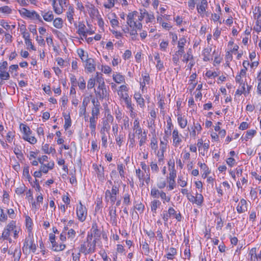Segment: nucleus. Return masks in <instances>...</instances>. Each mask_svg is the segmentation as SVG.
Segmentation results:
<instances>
[{
  "mask_svg": "<svg viewBox=\"0 0 261 261\" xmlns=\"http://www.w3.org/2000/svg\"><path fill=\"white\" fill-rule=\"evenodd\" d=\"M92 103L93 107L91 110V116L98 118L100 114V103L98 100H96L95 98L92 99Z\"/></svg>",
  "mask_w": 261,
  "mask_h": 261,
  "instance_id": "obj_6",
  "label": "nucleus"
},
{
  "mask_svg": "<svg viewBox=\"0 0 261 261\" xmlns=\"http://www.w3.org/2000/svg\"><path fill=\"white\" fill-rule=\"evenodd\" d=\"M203 202V197L201 194L196 193L195 196V204L201 205Z\"/></svg>",
  "mask_w": 261,
  "mask_h": 261,
  "instance_id": "obj_37",
  "label": "nucleus"
},
{
  "mask_svg": "<svg viewBox=\"0 0 261 261\" xmlns=\"http://www.w3.org/2000/svg\"><path fill=\"white\" fill-rule=\"evenodd\" d=\"M161 205V202L158 199H154L152 200L150 203L151 211L153 214L156 213V210L160 207Z\"/></svg>",
  "mask_w": 261,
  "mask_h": 261,
  "instance_id": "obj_20",
  "label": "nucleus"
},
{
  "mask_svg": "<svg viewBox=\"0 0 261 261\" xmlns=\"http://www.w3.org/2000/svg\"><path fill=\"white\" fill-rule=\"evenodd\" d=\"M150 146L152 149L156 150L158 149V141L155 137L152 138L151 140Z\"/></svg>",
  "mask_w": 261,
  "mask_h": 261,
  "instance_id": "obj_53",
  "label": "nucleus"
},
{
  "mask_svg": "<svg viewBox=\"0 0 261 261\" xmlns=\"http://www.w3.org/2000/svg\"><path fill=\"white\" fill-rule=\"evenodd\" d=\"M247 210V201L244 199H242L237 207V211L239 214L245 212Z\"/></svg>",
  "mask_w": 261,
  "mask_h": 261,
  "instance_id": "obj_14",
  "label": "nucleus"
},
{
  "mask_svg": "<svg viewBox=\"0 0 261 261\" xmlns=\"http://www.w3.org/2000/svg\"><path fill=\"white\" fill-rule=\"evenodd\" d=\"M28 140H25V141L29 142L31 144H35L37 142L36 138L34 136H31V135H27Z\"/></svg>",
  "mask_w": 261,
  "mask_h": 261,
  "instance_id": "obj_59",
  "label": "nucleus"
},
{
  "mask_svg": "<svg viewBox=\"0 0 261 261\" xmlns=\"http://www.w3.org/2000/svg\"><path fill=\"white\" fill-rule=\"evenodd\" d=\"M161 194V191L156 188H152L150 191L151 196L154 198H158Z\"/></svg>",
  "mask_w": 261,
  "mask_h": 261,
  "instance_id": "obj_43",
  "label": "nucleus"
},
{
  "mask_svg": "<svg viewBox=\"0 0 261 261\" xmlns=\"http://www.w3.org/2000/svg\"><path fill=\"white\" fill-rule=\"evenodd\" d=\"M32 224H33V222H32V220L31 218L28 216H26L25 217V226L28 230V231L29 232V233H31V232H32Z\"/></svg>",
  "mask_w": 261,
  "mask_h": 261,
  "instance_id": "obj_32",
  "label": "nucleus"
},
{
  "mask_svg": "<svg viewBox=\"0 0 261 261\" xmlns=\"http://www.w3.org/2000/svg\"><path fill=\"white\" fill-rule=\"evenodd\" d=\"M79 88L81 90H84L86 88V82L83 76L80 77L79 79V82L77 83Z\"/></svg>",
  "mask_w": 261,
  "mask_h": 261,
  "instance_id": "obj_46",
  "label": "nucleus"
},
{
  "mask_svg": "<svg viewBox=\"0 0 261 261\" xmlns=\"http://www.w3.org/2000/svg\"><path fill=\"white\" fill-rule=\"evenodd\" d=\"M177 121L181 128H184L187 125V120L185 119L181 115H178Z\"/></svg>",
  "mask_w": 261,
  "mask_h": 261,
  "instance_id": "obj_33",
  "label": "nucleus"
},
{
  "mask_svg": "<svg viewBox=\"0 0 261 261\" xmlns=\"http://www.w3.org/2000/svg\"><path fill=\"white\" fill-rule=\"evenodd\" d=\"M198 165L200 166V167L204 171V173L203 174V176L204 175V177H206L207 175L210 174V171L208 169V167L205 163H202L198 162Z\"/></svg>",
  "mask_w": 261,
  "mask_h": 261,
  "instance_id": "obj_36",
  "label": "nucleus"
},
{
  "mask_svg": "<svg viewBox=\"0 0 261 261\" xmlns=\"http://www.w3.org/2000/svg\"><path fill=\"white\" fill-rule=\"evenodd\" d=\"M109 215L110 217V222L113 226H117V219L116 209L115 207L110 206L109 208Z\"/></svg>",
  "mask_w": 261,
  "mask_h": 261,
  "instance_id": "obj_7",
  "label": "nucleus"
},
{
  "mask_svg": "<svg viewBox=\"0 0 261 261\" xmlns=\"http://www.w3.org/2000/svg\"><path fill=\"white\" fill-rule=\"evenodd\" d=\"M77 33L79 35H82L84 37H87L86 31H85L86 26L82 22H79Z\"/></svg>",
  "mask_w": 261,
  "mask_h": 261,
  "instance_id": "obj_26",
  "label": "nucleus"
},
{
  "mask_svg": "<svg viewBox=\"0 0 261 261\" xmlns=\"http://www.w3.org/2000/svg\"><path fill=\"white\" fill-rule=\"evenodd\" d=\"M91 230L92 231V235H94V237H99L100 236L99 231L98 229V227L96 223L93 224Z\"/></svg>",
  "mask_w": 261,
  "mask_h": 261,
  "instance_id": "obj_39",
  "label": "nucleus"
},
{
  "mask_svg": "<svg viewBox=\"0 0 261 261\" xmlns=\"http://www.w3.org/2000/svg\"><path fill=\"white\" fill-rule=\"evenodd\" d=\"M147 140V135L145 132H143V134H141V138L139 141V145L140 146H142L143 145L146 141Z\"/></svg>",
  "mask_w": 261,
  "mask_h": 261,
  "instance_id": "obj_56",
  "label": "nucleus"
},
{
  "mask_svg": "<svg viewBox=\"0 0 261 261\" xmlns=\"http://www.w3.org/2000/svg\"><path fill=\"white\" fill-rule=\"evenodd\" d=\"M123 203L127 206L130 204V196L128 193H125L123 196Z\"/></svg>",
  "mask_w": 261,
  "mask_h": 261,
  "instance_id": "obj_42",
  "label": "nucleus"
},
{
  "mask_svg": "<svg viewBox=\"0 0 261 261\" xmlns=\"http://www.w3.org/2000/svg\"><path fill=\"white\" fill-rule=\"evenodd\" d=\"M95 84V80L93 78H91L88 82L87 88L88 89H92L93 88Z\"/></svg>",
  "mask_w": 261,
  "mask_h": 261,
  "instance_id": "obj_61",
  "label": "nucleus"
},
{
  "mask_svg": "<svg viewBox=\"0 0 261 261\" xmlns=\"http://www.w3.org/2000/svg\"><path fill=\"white\" fill-rule=\"evenodd\" d=\"M71 125V120L69 115H67L65 117V124L64 125V127L65 130L68 129L69 127H70Z\"/></svg>",
  "mask_w": 261,
  "mask_h": 261,
  "instance_id": "obj_45",
  "label": "nucleus"
},
{
  "mask_svg": "<svg viewBox=\"0 0 261 261\" xmlns=\"http://www.w3.org/2000/svg\"><path fill=\"white\" fill-rule=\"evenodd\" d=\"M0 24L6 30L11 29V26L4 20H2L0 22Z\"/></svg>",
  "mask_w": 261,
  "mask_h": 261,
  "instance_id": "obj_63",
  "label": "nucleus"
},
{
  "mask_svg": "<svg viewBox=\"0 0 261 261\" xmlns=\"http://www.w3.org/2000/svg\"><path fill=\"white\" fill-rule=\"evenodd\" d=\"M86 7L88 9V13L91 18L94 19L100 15L98 9L93 4L86 5Z\"/></svg>",
  "mask_w": 261,
  "mask_h": 261,
  "instance_id": "obj_8",
  "label": "nucleus"
},
{
  "mask_svg": "<svg viewBox=\"0 0 261 261\" xmlns=\"http://www.w3.org/2000/svg\"><path fill=\"white\" fill-rule=\"evenodd\" d=\"M96 96L100 99H103L106 98L108 95V92L106 88H103L101 90L95 91Z\"/></svg>",
  "mask_w": 261,
  "mask_h": 261,
  "instance_id": "obj_24",
  "label": "nucleus"
},
{
  "mask_svg": "<svg viewBox=\"0 0 261 261\" xmlns=\"http://www.w3.org/2000/svg\"><path fill=\"white\" fill-rule=\"evenodd\" d=\"M137 13V11L129 13L127 16V24L131 28H134L135 21H134V16Z\"/></svg>",
  "mask_w": 261,
  "mask_h": 261,
  "instance_id": "obj_15",
  "label": "nucleus"
},
{
  "mask_svg": "<svg viewBox=\"0 0 261 261\" xmlns=\"http://www.w3.org/2000/svg\"><path fill=\"white\" fill-rule=\"evenodd\" d=\"M186 43V39L185 38L182 37L180 39H179V41H178V50H182L184 53H185V48L184 46L185 45V44Z\"/></svg>",
  "mask_w": 261,
  "mask_h": 261,
  "instance_id": "obj_34",
  "label": "nucleus"
},
{
  "mask_svg": "<svg viewBox=\"0 0 261 261\" xmlns=\"http://www.w3.org/2000/svg\"><path fill=\"white\" fill-rule=\"evenodd\" d=\"M20 129L22 131L23 133V139L28 140V138L27 137V135H31L32 134V131L30 127L27 125L21 123L20 125Z\"/></svg>",
  "mask_w": 261,
  "mask_h": 261,
  "instance_id": "obj_16",
  "label": "nucleus"
},
{
  "mask_svg": "<svg viewBox=\"0 0 261 261\" xmlns=\"http://www.w3.org/2000/svg\"><path fill=\"white\" fill-rule=\"evenodd\" d=\"M124 166L122 164H118L117 165V170L119 171L120 175L121 177H124Z\"/></svg>",
  "mask_w": 261,
  "mask_h": 261,
  "instance_id": "obj_55",
  "label": "nucleus"
},
{
  "mask_svg": "<svg viewBox=\"0 0 261 261\" xmlns=\"http://www.w3.org/2000/svg\"><path fill=\"white\" fill-rule=\"evenodd\" d=\"M212 48H205L203 49L202 52V56L203 57V60L204 61H208L212 58H211V52Z\"/></svg>",
  "mask_w": 261,
  "mask_h": 261,
  "instance_id": "obj_22",
  "label": "nucleus"
},
{
  "mask_svg": "<svg viewBox=\"0 0 261 261\" xmlns=\"http://www.w3.org/2000/svg\"><path fill=\"white\" fill-rule=\"evenodd\" d=\"M134 209L137 210L140 214H142L144 211L145 206L142 203L140 202L135 204L134 206Z\"/></svg>",
  "mask_w": 261,
  "mask_h": 261,
  "instance_id": "obj_41",
  "label": "nucleus"
},
{
  "mask_svg": "<svg viewBox=\"0 0 261 261\" xmlns=\"http://www.w3.org/2000/svg\"><path fill=\"white\" fill-rule=\"evenodd\" d=\"M74 13V10L72 6H69L68 11L66 12V16L69 22L71 24L73 21V15Z\"/></svg>",
  "mask_w": 261,
  "mask_h": 261,
  "instance_id": "obj_21",
  "label": "nucleus"
},
{
  "mask_svg": "<svg viewBox=\"0 0 261 261\" xmlns=\"http://www.w3.org/2000/svg\"><path fill=\"white\" fill-rule=\"evenodd\" d=\"M177 182L182 187H185L187 185V182L184 180L181 176L178 177Z\"/></svg>",
  "mask_w": 261,
  "mask_h": 261,
  "instance_id": "obj_62",
  "label": "nucleus"
},
{
  "mask_svg": "<svg viewBox=\"0 0 261 261\" xmlns=\"http://www.w3.org/2000/svg\"><path fill=\"white\" fill-rule=\"evenodd\" d=\"M28 248L32 250L33 252H35L36 250V244L34 243L33 237L31 233H29L28 237H27L23 243V246L22 247V251L23 253H26L28 250Z\"/></svg>",
  "mask_w": 261,
  "mask_h": 261,
  "instance_id": "obj_3",
  "label": "nucleus"
},
{
  "mask_svg": "<svg viewBox=\"0 0 261 261\" xmlns=\"http://www.w3.org/2000/svg\"><path fill=\"white\" fill-rule=\"evenodd\" d=\"M119 193V186L113 185L111 190H107L105 192V200L107 202L110 201L113 205L117 200V197Z\"/></svg>",
  "mask_w": 261,
  "mask_h": 261,
  "instance_id": "obj_2",
  "label": "nucleus"
},
{
  "mask_svg": "<svg viewBox=\"0 0 261 261\" xmlns=\"http://www.w3.org/2000/svg\"><path fill=\"white\" fill-rule=\"evenodd\" d=\"M40 13L43 19L46 22H51L54 18V16L53 14V12L51 10H48L47 11H40Z\"/></svg>",
  "mask_w": 261,
  "mask_h": 261,
  "instance_id": "obj_10",
  "label": "nucleus"
},
{
  "mask_svg": "<svg viewBox=\"0 0 261 261\" xmlns=\"http://www.w3.org/2000/svg\"><path fill=\"white\" fill-rule=\"evenodd\" d=\"M160 197H161L164 203L165 202H169L170 201V197L167 196L166 193H165L163 191H161V194Z\"/></svg>",
  "mask_w": 261,
  "mask_h": 261,
  "instance_id": "obj_44",
  "label": "nucleus"
},
{
  "mask_svg": "<svg viewBox=\"0 0 261 261\" xmlns=\"http://www.w3.org/2000/svg\"><path fill=\"white\" fill-rule=\"evenodd\" d=\"M151 171L153 173H157L159 171V168L156 163L151 162L150 165Z\"/></svg>",
  "mask_w": 261,
  "mask_h": 261,
  "instance_id": "obj_50",
  "label": "nucleus"
},
{
  "mask_svg": "<svg viewBox=\"0 0 261 261\" xmlns=\"http://www.w3.org/2000/svg\"><path fill=\"white\" fill-rule=\"evenodd\" d=\"M53 25L57 29H61L63 25V21L61 18L58 17L54 19Z\"/></svg>",
  "mask_w": 261,
  "mask_h": 261,
  "instance_id": "obj_31",
  "label": "nucleus"
},
{
  "mask_svg": "<svg viewBox=\"0 0 261 261\" xmlns=\"http://www.w3.org/2000/svg\"><path fill=\"white\" fill-rule=\"evenodd\" d=\"M23 176H25V178L28 180L29 182H31L32 177L29 174V167L28 166L24 167L23 170Z\"/></svg>",
  "mask_w": 261,
  "mask_h": 261,
  "instance_id": "obj_38",
  "label": "nucleus"
},
{
  "mask_svg": "<svg viewBox=\"0 0 261 261\" xmlns=\"http://www.w3.org/2000/svg\"><path fill=\"white\" fill-rule=\"evenodd\" d=\"M249 259H250L251 261H254L255 258H261L260 255L256 254V248L255 247L251 249L249 253Z\"/></svg>",
  "mask_w": 261,
  "mask_h": 261,
  "instance_id": "obj_25",
  "label": "nucleus"
},
{
  "mask_svg": "<svg viewBox=\"0 0 261 261\" xmlns=\"http://www.w3.org/2000/svg\"><path fill=\"white\" fill-rule=\"evenodd\" d=\"M90 97L86 96L85 97L83 100L82 105L80 108L79 114L80 116H82V115H85L86 113V107L88 105L90 102Z\"/></svg>",
  "mask_w": 261,
  "mask_h": 261,
  "instance_id": "obj_12",
  "label": "nucleus"
},
{
  "mask_svg": "<svg viewBox=\"0 0 261 261\" xmlns=\"http://www.w3.org/2000/svg\"><path fill=\"white\" fill-rule=\"evenodd\" d=\"M133 129L134 132V133H135L136 135H140L142 134V129L140 125V122L138 119H136L134 120Z\"/></svg>",
  "mask_w": 261,
  "mask_h": 261,
  "instance_id": "obj_19",
  "label": "nucleus"
},
{
  "mask_svg": "<svg viewBox=\"0 0 261 261\" xmlns=\"http://www.w3.org/2000/svg\"><path fill=\"white\" fill-rule=\"evenodd\" d=\"M256 132L254 129H250L247 131L245 139L247 141L248 139L252 138L256 134Z\"/></svg>",
  "mask_w": 261,
  "mask_h": 261,
  "instance_id": "obj_47",
  "label": "nucleus"
},
{
  "mask_svg": "<svg viewBox=\"0 0 261 261\" xmlns=\"http://www.w3.org/2000/svg\"><path fill=\"white\" fill-rule=\"evenodd\" d=\"M10 231H8L6 228H5V229L4 230V231L2 233V237L4 240H7V239H8V238L10 236Z\"/></svg>",
  "mask_w": 261,
  "mask_h": 261,
  "instance_id": "obj_64",
  "label": "nucleus"
},
{
  "mask_svg": "<svg viewBox=\"0 0 261 261\" xmlns=\"http://www.w3.org/2000/svg\"><path fill=\"white\" fill-rule=\"evenodd\" d=\"M173 144L175 147H178L182 140L179 137L178 131L177 129L173 130L172 133Z\"/></svg>",
  "mask_w": 261,
  "mask_h": 261,
  "instance_id": "obj_13",
  "label": "nucleus"
},
{
  "mask_svg": "<svg viewBox=\"0 0 261 261\" xmlns=\"http://www.w3.org/2000/svg\"><path fill=\"white\" fill-rule=\"evenodd\" d=\"M254 19L261 18V7L256 6L253 11Z\"/></svg>",
  "mask_w": 261,
  "mask_h": 261,
  "instance_id": "obj_35",
  "label": "nucleus"
},
{
  "mask_svg": "<svg viewBox=\"0 0 261 261\" xmlns=\"http://www.w3.org/2000/svg\"><path fill=\"white\" fill-rule=\"evenodd\" d=\"M93 167L96 172L98 179L100 180H103L105 177L103 168L102 167V169L100 170L97 165H93Z\"/></svg>",
  "mask_w": 261,
  "mask_h": 261,
  "instance_id": "obj_29",
  "label": "nucleus"
},
{
  "mask_svg": "<svg viewBox=\"0 0 261 261\" xmlns=\"http://www.w3.org/2000/svg\"><path fill=\"white\" fill-rule=\"evenodd\" d=\"M113 80L118 84H120L125 82L124 76L121 75L119 73H116L113 75Z\"/></svg>",
  "mask_w": 261,
  "mask_h": 261,
  "instance_id": "obj_27",
  "label": "nucleus"
},
{
  "mask_svg": "<svg viewBox=\"0 0 261 261\" xmlns=\"http://www.w3.org/2000/svg\"><path fill=\"white\" fill-rule=\"evenodd\" d=\"M161 216L164 221V224L166 225L167 224V222L170 216L166 211H163V214H161Z\"/></svg>",
  "mask_w": 261,
  "mask_h": 261,
  "instance_id": "obj_54",
  "label": "nucleus"
},
{
  "mask_svg": "<svg viewBox=\"0 0 261 261\" xmlns=\"http://www.w3.org/2000/svg\"><path fill=\"white\" fill-rule=\"evenodd\" d=\"M14 132H11V131H9L7 133V136H6V139H7V141L9 143H11L12 142L13 139L14 137Z\"/></svg>",
  "mask_w": 261,
  "mask_h": 261,
  "instance_id": "obj_57",
  "label": "nucleus"
},
{
  "mask_svg": "<svg viewBox=\"0 0 261 261\" xmlns=\"http://www.w3.org/2000/svg\"><path fill=\"white\" fill-rule=\"evenodd\" d=\"M19 12L21 16H25L31 19L38 20L39 22H43L41 16L35 11H30L25 8H22L21 10H19Z\"/></svg>",
  "mask_w": 261,
  "mask_h": 261,
  "instance_id": "obj_4",
  "label": "nucleus"
},
{
  "mask_svg": "<svg viewBox=\"0 0 261 261\" xmlns=\"http://www.w3.org/2000/svg\"><path fill=\"white\" fill-rule=\"evenodd\" d=\"M143 81L140 82L141 87L143 88L145 86L146 83L148 84L150 80V77L148 75H144L143 76Z\"/></svg>",
  "mask_w": 261,
  "mask_h": 261,
  "instance_id": "obj_52",
  "label": "nucleus"
},
{
  "mask_svg": "<svg viewBox=\"0 0 261 261\" xmlns=\"http://www.w3.org/2000/svg\"><path fill=\"white\" fill-rule=\"evenodd\" d=\"M76 215L78 219L81 222L84 221L87 217V208L82 204L81 201L80 202V205L76 207Z\"/></svg>",
  "mask_w": 261,
  "mask_h": 261,
  "instance_id": "obj_5",
  "label": "nucleus"
},
{
  "mask_svg": "<svg viewBox=\"0 0 261 261\" xmlns=\"http://www.w3.org/2000/svg\"><path fill=\"white\" fill-rule=\"evenodd\" d=\"M52 6L54 12L57 14H61L63 13V8H59L56 6V0H52Z\"/></svg>",
  "mask_w": 261,
  "mask_h": 261,
  "instance_id": "obj_40",
  "label": "nucleus"
},
{
  "mask_svg": "<svg viewBox=\"0 0 261 261\" xmlns=\"http://www.w3.org/2000/svg\"><path fill=\"white\" fill-rule=\"evenodd\" d=\"M98 118L96 117L91 116L89 118V127L91 129V133L92 134L95 133L96 123Z\"/></svg>",
  "mask_w": 261,
  "mask_h": 261,
  "instance_id": "obj_18",
  "label": "nucleus"
},
{
  "mask_svg": "<svg viewBox=\"0 0 261 261\" xmlns=\"http://www.w3.org/2000/svg\"><path fill=\"white\" fill-rule=\"evenodd\" d=\"M16 222L14 221H11L7 226L6 229L10 231H13L16 227Z\"/></svg>",
  "mask_w": 261,
  "mask_h": 261,
  "instance_id": "obj_51",
  "label": "nucleus"
},
{
  "mask_svg": "<svg viewBox=\"0 0 261 261\" xmlns=\"http://www.w3.org/2000/svg\"><path fill=\"white\" fill-rule=\"evenodd\" d=\"M136 175L138 176L140 180L142 181V185H144V174H141V170L140 169H138L136 171Z\"/></svg>",
  "mask_w": 261,
  "mask_h": 261,
  "instance_id": "obj_58",
  "label": "nucleus"
},
{
  "mask_svg": "<svg viewBox=\"0 0 261 261\" xmlns=\"http://www.w3.org/2000/svg\"><path fill=\"white\" fill-rule=\"evenodd\" d=\"M0 73V78L2 80H8L10 77L9 73L5 71H1Z\"/></svg>",
  "mask_w": 261,
  "mask_h": 261,
  "instance_id": "obj_60",
  "label": "nucleus"
},
{
  "mask_svg": "<svg viewBox=\"0 0 261 261\" xmlns=\"http://www.w3.org/2000/svg\"><path fill=\"white\" fill-rule=\"evenodd\" d=\"M77 54L83 61H85V59L88 58V54L87 53L86 55H85V51L83 49H78Z\"/></svg>",
  "mask_w": 261,
  "mask_h": 261,
  "instance_id": "obj_49",
  "label": "nucleus"
},
{
  "mask_svg": "<svg viewBox=\"0 0 261 261\" xmlns=\"http://www.w3.org/2000/svg\"><path fill=\"white\" fill-rule=\"evenodd\" d=\"M134 98L136 100L137 102L141 108H143L145 106L144 100L142 98L141 94L139 93H135L134 94Z\"/></svg>",
  "mask_w": 261,
  "mask_h": 261,
  "instance_id": "obj_28",
  "label": "nucleus"
},
{
  "mask_svg": "<svg viewBox=\"0 0 261 261\" xmlns=\"http://www.w3.org/2000/svg\"><path fill=\"white\" fill-rule=\"evenodd\" d=\"M193 60V56L192 55V50L191 48H189L187 53L183 56L182 60L183 62L188 63V61Z\"/></svg>",
  "mask_w": 261,
  "mask_h": 261,
  "instance_id": "obj_23",
  "label": "nucleus"
},
{
  "mask_svg": "<svg viewBox=\"0 0 261 261\" xmlns=\"http://www.w3.org/2000/svg\"><path fill=\"white\" fill-rule=\"evenodd\" d=\"M96 238L92 240V233H88L86 241H84L80 247V252L87 255L95 251Z\"/></svg>",
  "mask_w": 261,
  "mask_h": 261,
  "instance_id": "obj_1",
  "label": "nucleus"
},
{
  "mask_svg": "<svg viewBox=\"0 0 261 261\" xmlns=\"http://www.w3.org/2000/svg\"><path fill=\"white\" fill-rule=\"evenodd\" d=\"M207 7V2L206 0H201L200 4L197 5V9L198 13L200 14H203L205 12L206 8Z\"/></svg>",
  "mask_w": 261,
  "mask_h": 261,
  "instance_id": "obj_17",
  "label": "nucleus"
},
{
  "mask_svg": "<svg viewBox=\"0 0 261 261\" xmlns=\"http://www.w3.org/2000/svg\"><path fill=\"white\" fill-rule=\"evenodd\" d=\"M128 88L126 85H123L119 87V89L117 91L118 96L121 99H123L126 97H128V94L127 92Z\"/></svg>",
  "mask_w": 261,
  "mask_h": 261,
  "instance_id": "obj_9",
  "label": "nucleus"
},
{
  "mask_svg": "<svg viewBox=\"0 0 261 261\" xmlns=\"http://www.w3.org/2000/svg\"><path fill=\"white\" fill-rule=\"evenodd\" d=\"M102 126L100 129V133L101 135H107L106 133H109L111 126L107 122H102Z\"/></svg>",
  "mask_w": 261,
  "mask_h": 261,
  "instance_id": "obj_30",
  "label": "nucleus"
},
{
  "mask_svg": "<svg viewBox=\"0 0 261 261\" xmlns=\"http://www.w3.org/2000/svg\"><path fill=\"white\" fill-rule=\"evenodd\" d=\"M0 12L9 14L12 13V9L8 6L0 7Z\"/></svg>",
  "mask_w": 261,
  "mask_h": 261,
  "instance_id": "obj_48",
  "label": "nucleus"
},
{
  "mask_svg": "<svg viewBox=\"0 0 261 261\" xmlns=\"http://www.w3.org/2000/svg\"><path fill=\"white\" fill-rule=\"evenodd\" d=\"M85 62H86L85 69L88 72H92L95 70L94 60L92 58H86Z\"/></svg>",
  "mask_w": 261,
  "mask_h": 261,
  "instance_id": "obj_11",
  "label": "nucleus"
}]
</instances>
